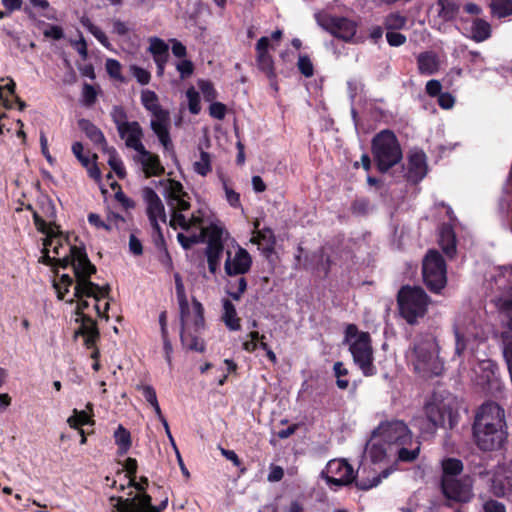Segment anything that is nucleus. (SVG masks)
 I'll return each mask as SVG.
<instances>
[{
    "label": "nucleus",
    "mask_w": 512,
    "mask_h": 512,
    "mask_svg": "<svg viewBox=\"0 0 512 512\" xmlns=\"http://www.w3.org/2000/svg\"><path fill=\"white\" fill-rule=\"evenodd\" d=\"M418 71L422 75H433L440 67L437 54L433 51L422 52L417 56Z\"/></svg>",
    "instance_id": "2f4dec72"
},
{
    "label": "nucleus",
    "mask_w": 512,
    "mask_h": 512,
    "mask_svg": "<svg viewBox=\"0 0 512 512\" xmlns=\"http://www.w3.org/2000/svg\"><path fill=\"white\" fill-rule=\"evenodd\" d=\"M224 270L228 276L244 275L252 266V257L249 252L233 241L225 248Z\"/></svg>",
    "instance_id": "2eb2a0df"
},
{
    "label": "nucleus",
    "mask_w": 512,
    "mask_h": 512,
    "mask_svg": "<svg viewBox=\"0 0 512 512\" xmlns=\"http://www.w3.org/2000/svg\"><path fill=\"white\" fill-rule=\"evenodd\" d=\"M483 511L484 512H506V507L503 503H501L497 500L489 499L484 502Z\"/></svg>",
    "instance_id": "774afa93"
},
{
    "label": "nucleus",
    "mask_w": 512,
    "mask_h": 512,
    "mask_svg": "<svg viewBox=\"0 0 512 512\" xmlns=\"http://www.w3.org/2000/svg\"><path fill=\"white\" fill-rule=\"evenodd\" d=\"M297 67L301 74L307 78L313 76L314 74L313 63L307 55H299Z\"/></svg>",
    "instance_id": "5fc2aeb1"
},
{
    "label": "nucleus",
    "mask_w": 512,
    "mask_h": 512,
    "mask_svg": "<svg viewBox=\"0 0 512 512\" xmlns=\"http://www.w3.org/2000/svg\"><path fill=\"white\" fill-rule=\"evenodd\" d=\"M473 427L506 429L504 410L495 402L484 403L475 415Z\"/></svg>",
    "instance_id": "6ab92c4d"
},
{
    "label": "nucleus",
    "mask_w": 512,
    "mask_h": 512,
    "mask_svg": "<svg viewBox=\"0 0 512 512\" xmlns=\"http://www.w3.org/2000/svg\"><path fill=\"white\" fill-rule=\"evenodd\" d=\"M322 476L330 487L349 485L356 478L353 467L344 459L330 460L322 471Z\"/></svg>",
    "instance_id": "dca6fc26"
},
{
    "label": "nucleus",
    "mask_w": 512,
    "mask_h": 512,
    "mask_svg": "<svg viewBox=\"0 0 512 512\" xmlns=\"http://www.w3.org/2000/svg\"><path fill=\"white\" fill-rule=\"evenodd\" d=\"M105 68L108 75L111 78L118 80L120 82L124 81V77L122 75V66L118 60L112 58L107 59L105 63Z\"/></svg>",
    "instance_id": "09e8293b"
},
{
    "label": "nucleus",
    "mask_w": 512,
    "mask_h": 512,
    "mask_svg": "<svg viewBox=\"0 0 512 512\" xmlns=\"http://www.w3.org/2000/svg\"><path fill=\"white\" fill-rule=\"evenodd\" d=\"M425 414L430 422L431 430L437 427L452 429L459 419V412L454 400L429 402L425 406Z\"/></svg>",
    "instance_id": "9b49d317"
},
{
    "label": "nucleus",
    "mask_w": 512,
    "mask_h": 512,
    "mask_svg": "<svg viewBox=\"0 0 512 512\" xmlns=\"http://www.w3.org/2000/svg\"><path fill=\"white\" fill-rule=\"evenodd\" d=\"M198 87L205 101L212 102L216 98L217 93L211 82L206 80H199Z\"/></svg>",
    "instance_id": "6e6d98bb"
},
{
    "label": "nucleus",
    "mask_w": 512,
    "mask_h": 512,
    "mask_svg": "<svg viewBox=\"0 0 512 512\" xmlns=\"http://www.w3.org/2000/svg\"><path fill=\"white\" fill-rule=\"evenodd\" d=\"M428 304L429 298L420 287L405 286L398 293L400 314L409 324L425 315Z\"/></svg>",
    "instance_id": "1a4fd4ad"
},
{
    "label": "nucleus",
    "mask_w": 512,
    "mask_h": 512,
    "mask_svg": "<svg viewBox=\"0 0 512 512\" xmlns=\"http://www.w3.org/2000/svg\"><path fill=\"white\" fill-rule=\"evenodd\" d=\"M438 353L439 347L435 337L431 334L420 335L407 350L406 360L420 376H437L444 368Z\"/></svg>",
    "instance_id": "20e7f679"
},
{
    "label": "nucleus",
    "mask_w": 512,
    "mask_h": 512,
    "mask_svg": "<svg viewBox=\"0 0 512 512\" xmlns=\"http://www.w3.org/2000/svg\"><path fill=\"white\" fill-rule=\"evenodd\" d=\"M82 97L85 105L90 106L95 103L97 92L92 85L85 83L82 89Z\"/></svg>",
    "instance_id": "e2e57ef3"
},
{
    "label": "nucleus",
    "mask_w": 512,
    "mask_h": 512,
    "mask_svg": "<svg viewBox=\"0 0 512 512\" xmlns=\"http://www.w3.org/2000/svg\"><path fill=\"white\" fill-rule=\"evenodd\" d=\"M427 173L426 156L422 151H413L409 155L407 173L408 180L419 182Z\"/></svg>",
    "instance_id": "cd10ccee"
},
{
    "label": "nucleus",
    "mask_w": 512,
    "mask_h": 512,
    "mask_svg": "<svg viewBox=\"0 0 512 512\" xmlns=\"http://www.w3.org/2000/svg\"><path fill=\"white\" fill-rule=\"evenodd\" d=\"M442 467V475H441V483H447L453 481V479H458L461 476L463 471V463L461 460L456 458H445L441 462Z\"/></svg>",
    "instance_id": "473e14b6"
},
{
    "label": "nucleus",
    "mask_w": 512,
    "mask_h": 512,
    "mask_svg": "<svg viewBox=\"0 0 512 512\" xmlns=\"http://www.w3.org/2000/svg\"><path fill=\"white\" fill-rule=\"evenodd\" d=\"M490 280L500 293H512V264L495 267Z\"/></svg>",
    "instance_id": "c85d7f7f"
},
{
    "label": "nucleus",
    "mask_w": 512,
    "mask_h": 512,
    "mask_svg": "<svg viewBox=\"0 0 512 512\" xmlns=\"http://www.w3.org/2000/svg\"><path fill=\"white\" fill-rule=\"evenodd\" d=\"M204 309L202 304L193 299L190 305L187 302V306L180 308L181 324L183 329L193 328L195 331L203 328L204 326Z\"/></svg>",
    "instance_id": "5701e85b"
},
{
    "label": "nucleus",
    "mask_w": 512,
    "mask_h": 512,
    "mask_svg": "<svg viewBox=\"0 0 512 512\" xmlns=\"http://www.w3.org/2000/svg\"><path fill=\"white\" fill-rule=\"evenodd\" d=\"M491 9L498 17H506L512 14V0H492Z\"/></svg>",
    "instance_id": "c03bdc74"
},
{
    "label": "nucleus",
    "mask_w": 512,
    "mask_h": 512,
    "mask_svg": "<svg viewBox=\"0 0 512 512\" xmlns=\"http://www.w3.org/2000/svg\"><path fill=\"white\" fill-rule=\"evenodd\" d=\"M460 10L456 0H436L430 7V13L441 22L453 20Z\"/></svg>",
    "instance_id": "c756f323"
},
{
    "label": "nucleus",
    "mask_w": 512,
    "mask_h": 512,
    "mask_svg": "<svg viewBox=\"0 0 512 512\" xmlns=\"http://www.w3.org/2000/svg\"><path fill=\"white\" fill-rule=\"evenodd\" d=\"M161 184L170 213L169 225L181 230L177 234L178 242L184 249H189L194 244L206 241L208 268L215 274L220 269L224 252L223 228L213 223L207 209L190 212V197L179 181L166 179Z\"/></svg>",
    "instance_id": "f257e3e1"
},
{
    "label": "nucleus",
    "mask_w": 512,
    "mask_h": 512,
    "mask_svg": "<svg viewBox=\"0 0 512 512\" xmlns=\"http://www.w3.org/2000/svg\"><path fill=\"white\" fill-rule=\"evenodd\" d=\"M143 198L147 206V215L151 226L159 233L160 223L167 222L164 204L156 192L148 187L143 190Z\"/></svg>",
    "instance_id": "4be33fe9"
},
{
    "label": "nucleus",
    "mask_w": 512,
    "mask_h": 512,
    "mask_svg": "<svg viewBox=\"0 0 512 512\" xmlns=\"http://www.w3.org/2000/svg\"><path fill=\"white\" fill-rule=\"evenodd\" d=\"M147 51L155 57H169V45L163 39L153 36L148 39Z\"/></svg>",
    "instance_id": "a19ab883"
},
{
    "label": "nucleus",
    "mask_w": 512,
    "mask_h": 512,
    "mask_svg": "<svg viewBox=\"0 0 512 512\" xmlns=\"http://www.w3.org/2000/svg\"><path fill=\"white\" fill-rule=\"evenodd\" d=\"M472 367L468 372L470 379L479 384L484 385L488 383L495 373V364L489 359L478 360L476 363L470 361Z\"/></svg>",
    "instance_id": "bb28decb"
},
{
    "label": "nucleus",
    "mask_w": 512,
    "mask_h": 512,
    "mask_svg": "<svg viewBox=\"0 0 512 512\" xmlns=\"http://www.w3.org/2000/svg\"><path fill=\"white\" fill-rule=\"evenodd\" d=\"M471 33L474 40L481 42L490 37V24L482 19H476L471 26Z\"/></svg>",
    "instance_id": "79ce46f5"
},
{
    "label": "nucleus",
    "mask_w": 512,
    "mask_h": 512,
    "mask_svg": "<svg viewBox=\"0 0 512 512\" xmlns=\"http://www.w3.org/2000/svg\"><path fill=\"white\" fill-rule=\"evenodd\" d=\"M112 120L117 128L120 129L130 121L127 120V115L122 107L115 106L111 112Z\"/></svg>",
    "instance_id": "4d7b16f0"
},
{
    "label": "nucleus",
    "mask_w": 512,
    "mask_h": 512,
    "mask_svg": "<svg viewBox=\"0 0 512 512\" xmlns=\"http://www.w3.org/2000/svg\"><path fill=\"white\" fill-rule=\"evenodd\" d=\"M344 343L349 346L354 363L362 373L365 376L374 375L376 368L373 364L374 358L370 334L360 331L354 324H348L344 333Z\"/></svg>",
    "instance_id": "0eeeda50"
},
{
    "label": "nucleus",
    "mask_w": 512,
    "mask_h": 512,
    "mask_svg": "<svg viewBox=\"0 0 512 512\" xmlns=\"http://www.w3.org/2000/svg\"><path fill=\"white\" fill-rule=\"evenodd\" d=\"M186 97L188 100L189 111L196 115L200 112V97L198 91L194 87H190L186 91Z\"/></svg>",
    "instance_id": "3c124183"
},
{
    "label": "nucleus",
    "mask_w": 512,
    "mask_h": 512,
    "mask_svg": "<svg viewBox=\"0 0 512 512\" xmlns=\"http://www.w3.org/2000/svg\"><path fill=\"white\" fill-rule=\"evenodd\" d=\"M37 229L45 234L41 261L47 265L72 266L74 274H82L84 269L93 270V265L86 253L76 246H71L56 226L46 223L37 215L34 216Z\"/></svg>",
    "instance_id": "7ed1b4c3"
},
{
    "label": "nucleus",
    "mask_w": 512,
    "mask_h": 512,
    "mask_svg": "<svg viewBox=\"0 0 512 512\" xmlns=\"http://www.w3.org/2000/svg\"><path fill=\"white\" fill-rule=\"evenodd\" d=\"M88 222L98 229H105L107 231H111L113 229V225L111 223L102 220V218L95 213H90L88 215Z\"/></svg>",
    "instance_id": "0e129e2a"
},
{
    "label": "nucleus",
    "mask_w": 512,
    "mask_h": 512,
    "mask_svg": "<svg viewBox=\"0 0 512 512\" xmlns=\"http://www.w3.org/2000/svg\"><path fill=\"white\" fill-rule=\"evenodd\" d=\"M176 70L180 74L181 79H186L193 74L194 65L188 59H181L176 63Z\"/></svg>",
    "instance_id": "13d9d810"
},
{
    "label": "nucleus",
    "mask_w": 512,
    "mask_h": 512,
    "mask_svg": "<svg viewBox=\"0 0 512 512\" xmlns=\"http://www.w3.org/2000/svg\"><path fill=\"white\" fill-rule=\"evenodd\" d=\"M71 428L78 429L80 426L86 425L90 422V416L86 411L73 410V414L67 420Z\"/></svg>",
    "instance_id": "de8ad7c7"
},
{
    "label": "nucleus",
    "mask_w": 512,
    "mask_h": 512,
    "mask_svg": "<svg viewBox=\"0 0 512 512\" xmlns=\"http://www.w3.org/2000/svg\"><path fill=\"white\" fill-rule=\"evenodd\" d=\"M78 126L93 143L100 145L102 150L108 147L104 134L91 121L80 119Z\"/></svg>",
    "instance_id": "f704fd0d"
},
{
    "label": "nucleus",
    "mask_w": 512,
    "mask_h": 512,
    "mask_svg": "<svg viewBox=\"0 0 512 512\" xmlns=\"http://www.w3.org/2000/svg\"><path fill=\"white\" fill-rule=\"evenodd\" d=\"M72 152L74 156L79 160V162L84 166L88 167L89 159L88 156L84 155V147L81 142H75L72 145Z\"/></svg>",
    "instance_id": "69168bd1"
},
{
    "label": "nucleus",
    "mask_w": 512,
    "mask_h": 512,
    "mask_svg": "<svg viewBox=\"0 0 512 512\" xmlns=\"http://www.w3.org/2000/svg\"><path fill=\"white\" fill-rule=\"evenodd\" d=\"M130 71H131L132 75L135 77V79L141 85H146L150 82L151 74L148 70H146L142 67L136 66V65H132L130 67Z\"/></svg>",
    "instance_id": "bf43d9fd"
},
{
    "label": "nucleus",
    "mask_w": 512,
    "mask_h": 512,
    "mask_svg": "<svg viewBox=\"0 0 512 512\" xmlns=\"http://www.w3.org/2000/svg\"><path fill=\"white\" fill-rule=\"evenodd\" d=\"M95 271L96 268L93 265L92 271L84 269L81 275L74 274L76 282L68 274L61 275L54 282V288L59 299H64L70 287H73V298L69 302L76 301L77 303L75 321L79 323V328L76 334L83 337L88 348L93 347L99 338L98 328L92 318V312L99 317H103L109 309V302L106 300L109 288L107 286L100 287L89 280Z\"/></svg>",
    "instance_id": "f03ea898"
},
{
    "label": "nucleus",
    "mask_w": 512,
    "mask_h": 512,
    "mask_svg": "<svg viewBox=\"0 0 512 512\" xmlns=\"http://www.w3.org/2000/svg\"><path fill=\"white\" fill-rule=\"evenodd\" d=\"M473 436L477 446L484 451H493L501 448L506 440L507 431L504 428H476L473 427Z\"/></svg>",
    "instance_id": "412c9836"
},
{
    "label": "nucleus",
    "mask_w": 512,
    "mask_h": 512,
    "mask_svg": "<svg viewBox=\"0 0 512 512\" xmlns=\"http://www.w3.org/2000/svg\"><path fill=\"white\" fill-rule=\"evenodd\" d=\"M81 23L104 47H110V42L105 33L94 25L89 18H82Z\"/></svg>",
    "instance_id": "37998d69"
},
{
    "label": "nucleus",
    "mask_w": 512,
    "mask_h": 512,
    "mask_svg": "<svg viewBox=\"0 0 512 512\" xmlns=\"http://www.w3.org/2000/svg\"><path fill=\"white\" fill-rule=\"evenodd\" d=\"M333 370L337 378L336 384L338 388L342 390L346 389L349 385V381L343 377L348 374V370L344 367L343 363L339 361L334 364Z\"/></svg>",
    "instance_id": "603ef678"
},
{
    "label": "nucleus",
    "mask_w": 512,
    "mask_h": 512,
    "mask_svg": "<svg viewBox=\"0 0 512 512\" xmlns=\"http://www.w3.org/2000/svg\"><path fill=\"white\" fill-rule=\"evenodd\" d=\"M386 445L394 446L399 450V460L410 462L415 460L420 451V442L413 438L408 426L401 420H388L381 422L376 429Z\"/></svg>",
    "instance_id": "39448f33"
},
{
    "label": "nucleus",
    "mask_w": 512,
    "mask_h": 512,
    "mask_svg": "<svg viewBox=\"0 0 512 512\" xmlns=\"http://www.w3.org/2000/svg\"><path fill=\"white\" fill-rule=\"evenodd\" d=\"M372 151L378 168L382 172L389 170L402 158L398 140L389 130H383L373 138Z\"/></svg>",
    "instance_id": "6e6552de"
},
{
    "label": "nucleus",
    "mask_w": 512,
    "mask_h": 512,
    "mask_svg": "<svg viewBox=\"0 0 512 512\" xmlns=\"http://www.w3.org/2000/svg\"><path fill=\"white\" fill-rule=\"evenodd\" d=\"M223 189L225 192V199L229 203V205L233 208H238L241 206L240 203V194L236 192L232 187L228 185L226 180H222Z\"/></svg>",
    "instance_id": "864d4df0"
},
{
    "label": "nucleus",
    "mask_w": 512,
    "mask_h": 512,
    "mask_svg": "<svg viewBox=\"0 0 512 512\" xmlns=\"http://www.w3.org/2000/svg\"><path fill=\"white\" fill-rule=\"evenodd\" d=\"M389 470H384L382 471L380 474H378L377 476H374L373 478L369 479V478H360L359 480H357L356 482V485L358 488L362 489V490H368V489H371L373 487H376L383 478H387L388 475H389Z\"/></svg>",
    "instance_id": "49530a36"
},
{
    "label": "nucleus",
    "mask_w": 512,
    "mask_h": 512,
    "mask_svg": "<svg viewBox=\"0 0 512 512\" xmlns=\"http://www.w3.org/2000/svg\"><path fill=\"white\" fill-rule=\"evenodd\" d=\"M315 20L323 30L346 42L352 41L357 31V23L346 17L317 12Z\"/></svg>",
    "instance_id": "f8f14e48"
},
{
    "label": "nucleus",
    "mask_w": 512,
    "mask_h": 512,
    "mask_svg": "<svg viewBox=\"0 0 512 512\" xmlns=\"http://www.w3.org/2000/svg\"><path fill=\"white\" fill-rule=\"evenodd\" d=\"M491 492L512 502V472L496 473L492 479Z\"/></svg>",
    "instance_id": "7c9ffc66"
},
{
    "label": "nucleus",
    "mask_w": 512,
    "mask_h": 512,
    "mask_svg": "<svg viewBox=\"0 0 512 512\" xmlns=\"http://www.w3.org/2000/svg\"><path fill=\"white\" fill-rule=\"evenodd\" d=\"M175 289H176V295L179 303V308L186 307L187 306V297L185 294V288L184 284L182 282L181 277L178 274H175Z\"/></svg>",
    "instance_id": "052dcab7"
},
{
    "label": "nucleus",
    "mask_w": 512,
    "mask_h": 512,
    "mask_svg": "<svg viewBox=\"0 0 512 512\" xmlns=\"http://www.w3.org/2000/svg\"><path fill=\"white\" fill-rule=\"evenodd\" d=\"M423 280L427 287L435 293L443 289L447 282L446 263L439 252L430 250L423 260Z\"/></svg>",
    "instance_id": "9d476101"
},
{
    "label": "nucleus",
    "mask_w": 512,
    "mask_h": 512,
    "mask_svg": "<svg viewBox=\"0 0 512 512\" xmlns=\"http://www.w3.org/2000/svg\"><path fill=\"white\" fill-rule=\"evenodd\" d=\"M407 19L400 13H391L385 19V27L388 30H399L406 25Z\"/></svg>",
    "instance_id": "8fccbe9b"
},
{
    "label": "nucleus",
    "mask_w": 512,
    "mask_h": 512,
    "mask_svg": "<svg viewBox=\"0 0 512 512\" xmlns=\"http://www.w3.org/2000/svg\"><path fill=\"white\" fill-rule=\"evenodd\" d=\"M455 353L460 356L467 349H473L480 337V329L465 315H458L454 323Z\"/></svg>",
    "instance_id": "4468645a"
},
{
    "label": "nucleus",
    "mask_w": 512,
    "mask_h": 512,
    "mask_svg": "<svg viewBox=\"0 0 512 512\" xmlns=\"http://www.w3.org/2000/svg\"><path fill=\"white\" fill-rule=\"evenodd\" d=\"M108 155V164L116 175L123 179L126 176V170L123 161L118 156L115 148L108 146L103 150Z\"/></svg>",
    "instance_id": "4c0bfd02"
},
{
    "label": "nucleus",
    "mask_w": 512,
    "mask_h": 512,
    "mask_svg": "<svg viewBox=\"0 0 512 512\" xmlns=\"http://www.w3.org/2000/svg\"><path fill=\"white\" fill-rule=\"evenodd\" d=\"M441 491L444 497L456 503H468L474 497L473 479L469 475L447 483H441Z\"/></svg>",
    "instance_id": "f3484780"
},
{
    "label": "nucleus",
    "mask_w": 512,
    "mask_h": 512,
    "mask_svg": "<svg viewBox=\"0 0 512 512\" xmlns=\"http://www.w3.org/2000/svg\"><path fill=\"white\" fill-rule=\"evenodd\" d=\"M270 39L266 36L261 37L256 44V63L260 71H262L269 79H274L275 68L274 60L269 54Z\"/></svg>",
    "instance_id": "b1692460"
},
{
    "label": "nucleus",
    "mask_w": 512,
    "mask_h": 512,
    "mask_svg": "<svg viewBox=\"0 0 512 512\" xmlns=\"http://www.w3.org/2000/svg\"><path fill=\"white\" fill-rule=\"evenodd\" d=\"M141 104L150 113V127L157 136L164 152L174 155V146L169 133L170 115L159 103L157 94L149 89L141 91Z\"/></svg>",
    "instance_id": "423d86ee"
},
{
    "label": "nucleus",
    "mask_w": 512,
    "mask_h": 512,
    "mask_svg": "<svg viewBox=\"0 0 512 512\" xmlns=\"http://www.w3.org/2000/svg\"><path fill=\"white\" fill-rule=\"evenodd\" d=\"M117 131L128 148L137 152L144 147L142 143L143 130L137 121H131Z\"/></svg>",
    "instance_id": "a878e982"
},
{
    "label": "nucleus",
    "mask_w": 512,
    "mask_h": 512,
    "mask_svg": "<svg viewBox=\"0 0 512 512\" xmlns=\"http://www.w3.org/2000/svg\"><path fill=\"white\" fill-rule=\"evenodd\" d=\"M491 302L498 315L503 349L512 348V293H499Z\"/></svg>",
    "instance_id": "ddd939ff"
},
{
    "label": "nucleus",
    "mask_w": 512,
    "mask_h": 512,
    "mask_svg": "<svg viewBox=\"0 0 512 512\" xmlns=\"http://www.w3.org/2000/svg\"><path fill=\"white\" fill-rule=\"evenodd\" d=\"M137 389L142 393L143 397L150 405L156 404L158 401L156 391L151 385L139 384L137 385Z\"/></svg>",
    "instance_id": "680f3d73"
},
{
    "label": "nucleus",
    "mask_w": 512,
    "mask_h": 512,
    "mask_svg": "<svg viewBox=\"0 0 512 512\" xmlns=\"http://www.w3.org/2000/svg\"><path fill=\"white\" fill-rule=\"evenodd\" d=\"M211 117L222 120L226 115V106L221 102H212L209 107Z\"/></svg>",
    "instance_id": "338daca9"
},
{
    "label": "nucleus",
    "mask_w": 512,
    "mask_h": 512,
    "mask_svg": "<svg viewBox=\"0 0 512 512\" xmlns=\"http://www.w3.org/2000/svg\"><path fill=\"white\" fill-rule=\"evenodd\" d=\"M115 443L118 446V453L124 455L128 452L131 447V435L130 432L125 429L122 425H119L114 432Z\"/></svg>",
    "instance_id": "ea45409f"
},
{
    "label": "nucleus",
    "mask_w": 512,
    "mask_h": 512,
    "mask_svg": "<svg viewBox=\"0 0 512 512\" xmlns=\"http://www.w3.org/2000/svg\"><path fill=\"white\" fill-rule=\"evenodd\" d=\"M193 171L206 177L212 171V158L208 152L200 151L199 156L193 161Z\"/></svg>",
    "instance_id": "e433bc0d"
},
{
    "label": "nucleus",
    "mask_w": 512,
    "mask_h": 512,
    "mask_svg": "<svg viewBox=\"0 0 512 512\" xmlns=\"http://www.w3.org/2000/svg\"><path fill=\"white\" fill-rule=\"evenodd\" d=\"M182 345L188 349L197 352H203L205 350V344L202 339L198 336L189 332V329H183L181 332Z\"/></svg>",
    "instance_id": "58836bf2"
},
{
    "label": "nucleus",
    "mask_w": 512,
    "mask_h": 512,
    "mask_svg": "<svg viewBox=\"0 0 512 512\" xmlns=\"http://www.w3.org/2000/svg\"><path fill=\"white\" fill-rule=\"evenodd\" d=\"M112 505L117 512H160L168 504L166 497L158 507L151 504V497L147 494H140L133 499L111 498Z\"/></svg>",
    "instance_id": "aec40b11"
},
{
    "label": "nucleus",
    "mask_w": 512,
    "mask_h": 512,
    "mask_svg": "<svg viewBox=\"0 0 512 512\" xmlns=\"http://www.w3.org/2000/svg\"><path fill=\"white\" fill-rule=\"evenodd\" d=\"M246 288L247 282L245 278L240 277L235 282H229L228 294L233 300L238 301L240 300L242 294L245 292Z\"/></svg>",
    "instance_id": "a18cd8bd"
},
{
    "label": "nucleus",
    "mask_w": 512,
    "mask_h": 512,
    "mask_svg": "<svg viewBox=\"0 0 512 512\" xmlns=\"http://www.w3.org/2000/svg\"><path fill=\"white\" fill-rule=\"evenodd\" d=\"M439 244L448 256H453L456 252L455 235L449 226L442 227L439 235Z\"/></svg>",
    "instance_id": "c9c22d12"
},
{
    "label": "nucleus",
    "mask_w": 512,
    "mask_h": 512,
    "mask_svg": "<svg viewBox=\"0 0 512 512\" xmlns=\"http://www.w3.org/2000/svg\"><path fill=\"white\" fill-rule=\"evenodd\" d=\"M134 160L141 165L146 177L159 176L164 172L159 156L148 151L145 146L137 151Z\"/></svg>",
    "instance_id": "393cba45"
},
{
    "label": "nucleus",
    "mask_w": 512,
    "mask_h": 512,
    "mask_svg": "<svg viewBox=\"0 0 512 512\" xmlns=\"http://www.w3.org/2000/svg\"><path fill=\"white\" fill-rule=\"evenodd\" d=\"M221 319L230 331H238L241 328L240 318L237 315L235 305L229 299L222 300Z\"/></svg>",
    "instance_id": "72a5a7b5"
},
{
    "label": "nucleus",
    "mask_w": 512,
    "mask_h": 512,
    "mask_svg": "<svg viewBox=\"0 0 512 512\" xmlns=\"http://www.w3.org/2000/svg\"><path fill=\"white\" fill-rule=\"evenodd\" d=\"M364 453L365 458L373 464H384L392 460H399V450H395L394 446L386 445L385 441L374 431L366 444Z\"/></svg>",
    "instance_id": "a211bd4d"
}]
</instances>
